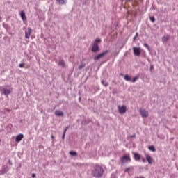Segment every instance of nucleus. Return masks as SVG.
<instances>
[{"instance_id": "nucleus-1", "label": "nucleus", "mask_w": 178, "mask_h": 178, "mask_svg": "<svg viewBox=\"0 0 178 178\" xmlns=\"http://www.w3.org/2000/svg\"><path fill=\"white\" fill-rule=\"evenodd\" d=\"M92 176L99 178L104 175V168L101 165H95L91 172Z\"/></svg>"}, {"instance_id": "nucleus-2", "label": "nucleus", "mask_w": 178, "mask_h": 178, "mask_svg": "<svg viewBox=\"0 0 178 178\" xmlns=\"http://www.w3.org/2000/svg\"><path fill=\"white\" fill-rule=\"evenodd\" d=\"M109 54L108 50H106L100 54H99L97 56L94 57V60H99V59H102V58H104V56H106Z\"/></svg>"}, {"instance_id": "nucleus-3", "label": "nucleus", "mask_w": 178, "mask_h": 178, "mask_svg": "<svg viewBox=\"0 0 178 178\" xmlns=\"http://www.w3.org/2000/svg\"><path fill=\"white\" fill-rule=\"evenodd\" d=\"M127 162H131V159L129 154H125L121 159V163L123 165L127 163Z\"/></svg>"}, {"instance_id": "nucleus-4", "label": "nucleus", "mask_w": 178, "mask_h": 178, "mask_svg": "<svg viewBox=\"0 0 178 178\" xmlns=\"http://www.w3.org/2000/svg\"><path fill=\"white\" fill-rule=\"evenodd\" d=\"M8 172H9V167L6 165H3L0 168V176L8 173Z\"/></svg>"}, {"instance_id": "nucleus-5", "label": "nucleus", "mask_w": 178, "mask_h": 178, "mask_svg": "<svg viewBox=\"0 0 178 178\" xmlns=\"http://www.w3.org/2000/svg\"><path fill=\"white\" fill-rule=\"evenodd\" d=\"M118 112L120 115H124L127 111V107L125 105L118 106Z\"/></svg>"}, {"instance_id": "nucleus-6", "label": "nucleus", "mask_w": 178, "mask_h": 178, "mask_svg": "<svg viewBox=\"0 0 178 178\" xmlns=\"http://www.w3.org/2000/svg\"><path fill=\"white\" fill-rule=\"evenodd\" d=\"M92 52H99V46L98 45V43L94 42L92 47Z\"/></svg>"}, {"instance_id": "nucleus-7", "label": "nucleus", "mask_w": 178, "mask_h": 178, "mask_svg": "<svg viewBox=\"0 0 178 178\" xmlns=\"http://www.w3.org/2000/svg\"><path fill=\"white\" fill-rule=\"evenodd\" d=\"M133 51L134 55H136V56H140V55H141V50H140V47H134Z\"/></svg>"}, {"instance_id": "nucleus-8", "label": "nucleus", "mask_w": 178, "mask_h": 178, "mask_svg": "<svg viewBox=\"0 0 178 178\" xmlns=\"http://www.w3.org/2000/svg\"><path fill=\"white\" fill-rule=\"evenodd\" d=\"M0 91L1 94H3V95H6V97H8V95L11 92L10 89H6V88H1Z\"/></svg>"}, {"instance_id": "nucleus-9", "label": "nucleus", "mask_w": 178, "mask_h": 178, "mask_svg": "<svg viewBox=\"0 0 178 178\" xmlns=\"http://www.w3.org/2000/svg\"><path fill=\"white\" fill-rule=\"evenodd\" d=\"M33 33V29L31 28H28V31L25 32V38L29 40L30 38V35Z\"/></svg>"}, {"instance_id": "nucleus-10", "label": "nucleus", "mask_w": 178, "mask_h": 178, "mask_svg": "<svg viewBox=\"0 0 178 178\" xmlns=\"http://www.w3.org/2000/svg\"><path fill=\"white\" fill-rule=\"evenodd\" d=\"M140 113L142 118H148V111L145 109H141Z\"/></svg>"}, {"instance_id": "nucleus-11", "label": "nucleus", "mask_w": 178, "mask_h": 178, "mask_svg": "<svg viewBox=\"0 0 178 178\" xmlns=\"http://www.w3.org/2000/svg\"><path fill=\"white\" fill-rule=\"evenodd\" d=\"M23 137H24V136L22 134H19L17 135L15 137V141L17 143H20V140H23Z\"/></svg>"}, {"instance_id": "nucleus-12", "label": "nucleus", "mask_w": 178, "mask_h": 178, "mask_svg": "<svg viewBox=\"0 0 178 178\" xmlns=\"http://www.w3.org/2000/svg\"><path fill=\"white\" fill-rule=\"evenodd\" d=\"M146 160L147 161L149 165H152V157H151V156L146 154Z\"/></svg>"}, {"instance_id": "nucleus-13", "label": "nucleus", "mask_w": 178, "mask_h": 178, "mask_svg": "<svg viewBox=\"0 0 178 178\" xmlns=\"http://www.w3.org/2000/svg\"><path fill=\"white\" fill-rule=\"evenodd\" d=\"M20 17H21V19H22L23 22H24L25 20H27V17H26V13H24V11H21Z\"/></svg>"}, {"instance_id": "nucleus-14", "label": "nucleus", "mask_w": 178, "mask_h": 178, "mask_svg": "<svg viewBox=\"0 0 178 178\" xmlns=\"http://www.w3.org/2000/svg\"><path fill=\"white\" fill-rule=\"evenodd\" d=\"M134 157L135 161H140L141 159V156L138 153H134Z\"/></svg>"}, {"instance_id": "nucleus-15", "label": "nucleus", "mask_w": 178, "mask_h": 178, "mask_svg": "<svg viewBox=\"0 0 178 178\" xmlns=\"http://www.w3.org/2000/svg\"><path fill=\"white\" fill-rule=\"evenodd\" d=\"M54 115L56 116H63V111H60L59 110H57L55 111Z\"/></svg>"}, {"instance_id": "nucleus-16", "label": "nucleus", "mask_w": 178, "mask_h": 178, "mask_svg": "<svg viewBox=\"0 0 178 178\" xmlns=\"http://www.w3.org/2000/svg\"><path fill=\"white\" fill-rule=\"evenodd\" d=\"M170 38V36L169 35H165L162 38V42H166Z\"/></svg>"}, {"instance_id": "nucleus-17", "label": "nucleus", "mask_w": 178, "mask_h": 178, "mask_svg": "<svg viewBox=\"0 0 178 178\" xmlns=\"http://www.w3.org/2000/svg\"><path fill=\"white\" fill-rule=\"evenodd\" d=\"M124 79L126 81H131V77H130V76H129V74H126L124 76Z\"/></svg>"}, {"instance_id": "nucleus-18", "label": "nucleus", "mask_w": 178, "mask_h": 178, "mask_svg": "<svg viewBox=\"0 0 178 178\" xmlns=\"http://www.w3.org/2000/svg\"><path fill=\"white\" fill-rule=\"evenodd\" d=\"M148 149L152 151V152H155V151H156V149L155 148V146H154V145L149 146Z\"/></svg>"}, {"instance_id": "nucleus-19", "label": "nucleus", "mask_w": 178, "mask_h": 178, "mask_svg": "<svg viewBox=\"0 0 178 178\" xmlns=\"http://www.w3.org/2000/svg\"><path fill=\"white\" fill-rule=\"evenodd\" d=\"M60 5H65L66 4V0H56Z\"/></svg>"}, {"instance_id": "nucleus-20", "label": "nucleus", "mask_w": 178, "mask_h": 178, "mask_svg": "<svg viewBox=\"0 0 178 178\" xmlns=\"http://www.w3.org/2000/svg\"><path fill=\"white\" fill-rule=\"evenodd\" d=\"M130 170H133V168H127L125 170H124V173H130Z\"/></svg>"}, {"instance_id": "nucleus-21", "label": "nucleus", "mask_w": 178, "mask_h": 178, "mask_svg": "<svg viewBox=\"0 0 178 178\" xmlns=\"http://www.w3.org/2000/svg\"><path fill=\"white\" fill-rule=\"evenodd\" d=\"M58 66H61L62 67H65V61H63V60L59 61Z\"/></svg>"}, {"instance_id": "nucleus-22", "label": "nucleus", "mask_w": 178, "mask_h": 178, "mask_svg": "<svg viewBox=\"0 0 178 178\" xmlns=\"http://www.w3.org/2000/svg\"><path fill=\"white\" fill-rule=\"evenodd\" d=\"M101 83L103 86H104V87H108L109 86V83L108 82L105 83V81L104 80L101 81Z\"/></svg>"}, {"instance_id": "nucleus-23", "label": "nucleus", "mask_w": 178, "mask_h": 178, "mask_svg": "<svg viewBox=\"0 0 178 178\" xmlns=\"http://www.w3.org/2000/svg\"><path fill=\"white\" fill-rule=\"evenodd\" d=\"M70 154H71L72 156H77V152L74 151H70Z\"/></svg>"}, {"instance_id": "nucleus-24", "label": "nucleus", "mask_w": 178, "mask_h": 178, "mask_svg": "<svg viewBox=\"0 0 178 178\" xmlns=\"http://www.w3.org/2000/svg\"><path fill=\"white\" fill-rule=\"evenodd\" d=\"M83 67H86V64L82 63V64H81V65L78 67V69H79V70H81V69H83Z\"/></svg>"}, {"instance_id": "nucleus-25", "label": "nucleus", "mask_w": 178, "mask_h": 178, "mask_svg": "<svg viewBox=\"0 0 178 178\" xmlns=\"http://www.w3.org/2000/svg\"><path fill=\"white\" fill-rule=\"evenodd\" d=\"M139 76H136L133 79H132V83H136L137 80H138Z\"/></svg>"}, {"instance_id": "nucleus-26", "label": "nucleus", "mask_w": 178, "mask_h": 178, "mask_svg": "<svg viewBox=\"0 0 178 178\" xmlns=\"http://www.w3.org/2000/svg\"><path fill=\"white\" fill-rule=\"evenodd\" d=\"M144 47H145V48H147V49H148V51H149L150 49H151V47H149V45H148V44H147V43H144Z\"/></svg>"}, {"instance_id": "nucleus-27", "label": "nucleus", "mask_w": 178, "mask_h": 178, "mask_svg": "<svg viewBox=\"0 0 178 178\" xmlns=\"http://www.w3.org/2000/svg\"><path fill=\"white\" fill-rule=\"evenodd\" d=\"M94 42H96V44H98V42H101V39L96 38Z\"/></svg>"}, {"instance_id": "nucleus-28", "label": "nucleus", "mask_w": 178, "mask_h": 178, "mask_svg": "<svg viewBox=\"0 0 178 178\" xmlns=\"http://www.w3.org/2000/svg\"><path fill=\"white\" fill-rule=\"evenodd\" d=\"M65 136H66V131H64V132L63 134V136H62L63 140H65Z\"/></svg>"}, {"instance_id": "nucleus-29", "label": "nucleus", "mask_w": 178, "mask_h": 178, "mask_svg": "<svg viewBox=\"0 0 178 178\" xmlns=\"http://www.w3.org/2000/svg\"><path fill=\"white\" fill-rule=\"evenodd\" d=\"M149 19H150V20L152 22V23H154V22H155V17H150Z\"/></svg>"}, {"instance_id": "nucleus-30", "label": "nucleus", "mask_w": 178, "mask_h": 178, "mask_svg": "<svg viewBox=\"0 0 178 178\" xmlns=\"http://www.w3.org/2000/svg\"><path fill=\"white\" fill-rule=\"evenodd\" d=\"M138 37V33H136V35L134 37V41L136 40V38H137Z\"/></svg>"}, {"instance_id": "nucleus-31", "label": "nucleus", "mask_w": 178, "mask_h": 178, "mask_svg": "<svg viewBox=\"0 0 178 178\" xmlns=\"http://www.w3.org/2000/svg\"><path fill=\"white\" fill-rule=\"evenodd\" d=\"M69 127H70L69 126L65 127V130H64V131H65V133H66V131H67Z\"/></svg>"}, {"instance_id": "nucleus-32", "label": "nucleus", "mask_w": 178, "mask_h": 178, "mask_svg": "<svg viewBox=\"0 0 178 178\" xmlns=\"http://www.w3.org/2000/svg\"><path fill=\"white\" fill-rule=\"evenodd\" d=\"M19 67H23V66H24V64L20 63V64L19 65Z\"/></svg>"}, {"instance_id": "nucleus-33", "label": "nucleus", "mask_w": 178, "mask_h": 178, "mask_svg": "<svg viewBox=\"0 0 178 178\" xmlns=\"http://www.w3.org/2000/svg\"><path fill=\"white\" fill-rule=\"evenodd\" d=\"M8 163H9V165H13L12 161L9 160V161H8Z\"/></svg>"}, {"instance_id": "nucleus-34", "label": "nucleus", "mask_w": 178, "mask_h": 178, "mask_svg": "<svg viewBox=\"0 0 178 178\" xmlns=\"http://www.w3.org/2000/svg\"><path fill=\"white\" fill-rule=\"evenodd\" d=\"M154 69V65H150V70H152Z\"/></svg>"}, {"instance_id": "nucleus-35", "label": "nucleus", "mask_w": 178, "mask_h": 178, "mask_svg": "<svg viewBox=\"0 0 178 178\" xmlns=\"http://www.w3.org/2000/svg\"><path fill=\"white\" fill-rule=\"evenodd\" d=\"M142 162H143V163L145 162V158L142 159Z\"/></svg>"}, {"instance_id": "nucleus-36", "label": "nucleus", "mask_w": 178, "mask_h": 178, "mask_svg": "<svg viewBox=\"0 0 178 178\" xmlns=\"http://www.w3.org/2000/svg\"><path fill=\"white\" fill-rule=\"evenodd\" d=\"M135 178H144V177H143V176H139V177H135Z\"/></svg>"}, {"instance_id": "nucleus-37", "label": "nucleus", "mask_w": 178, "mask_h": 178, "mask_svg": "<svg viewBox=\"0 0 178 178\" xmlns=\"http://www.w3.org/2000/svg\"><path fill=\"white\" fill-rule=\"evenodd\" d=\"M32 177L33 178L35 177V174H32Z\"/></svg>"}, {"instance_id": "nucleus-38", "label": "nucleus", "mask_w": 178, "mask_h": 178, "mask_svg": "<svg viewBox=\"0 0 178 178\" xmlns=\"http://www.w3.org/2000/svg\"><path fill=\"white\" fill-rule=\"evenodd\" d=\"M51 138H52V140H54V136L53 135H51Z\"/></svg>"}, {"instance_id": "nucleus-39", "label": "nucleus", "mask_w": 178, "mask_h": 178, "mask_svg": "<svg viewBox=\"0 0 178 178\" xmlns=\"http://www.w3.org/2000/svg\"><path fill=\"white\" fill-rule=\"evenodd\" d=\"M131 137H136V135H133V136H131Z\"/></svg>"}]
</instances>
